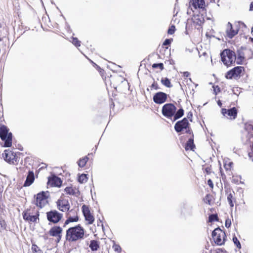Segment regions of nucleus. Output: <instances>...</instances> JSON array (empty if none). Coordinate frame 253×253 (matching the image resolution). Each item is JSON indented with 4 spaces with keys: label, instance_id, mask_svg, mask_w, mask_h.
Returning <instances> with one entry per match:
<instances>
[{
    "label": "nucleus",
    "instance_id": "1",
    "mask_svg": "<svg viewBox=\"0 0 253 253\" xmlns=\"http://www.w3.org/2000/svg\"><path fill=\"white\" fill-rule=\"evenodd\" d=\"M85 230L78 224L69 228L66 232V240L69 242H74L84 239Z\"/></svg>",
    "mask_w": 253,
    "mask_h": 253
},
{
    "label": "nucleus",
    "instance_id": "2",
    "mask_svg": "<svg viewBox=\"0 0 253 253\" xmlns=\"http://www.w3.org/2000/svg\"><path fill=\"white\" fill-rule=\"evenodd\" d=\"M221 61L227 67L235 64L236 59V54L230 49H224L220 54Z\"/></svg>",
    "mask_w": 253,
    "mask_h": 253
},
{
    "label": "nucleus",
    "instance_id": "3",
    "mask_svg": "<svg viewBox=\"0 0 253 253\" xmlns=\"http://www.w3.org/2000/svg\"><path fill=\"white\" fill-rule=\"evenodd\" d=\"M9 129L4 125H0V138L3 141L4 147H10L12 143V133L9 131Z\"/></svg>",
    "mask_w": 253,
    "mask_h": 253
},
{
    "label": "nucleus",
    "instance_id": "4",
    "mask_svg": "<svg viewBox=\"0 0 253 253\" xmlns=\"http://www.w3.org/2000/svg\"><path fill=\"white\" fill-rule=\"evenodd\" d=\"M50 197L49 191H42L34 196V200L32 203L37 207L42 209L48 204L47 199Z\"/></svg>",
    "mask_w": 253,
    "mask_h": 253
},
{
    "label": "nucleus",
    "instance_id": "5",
    "mask_svg": "<svg viewBox=\"0 0 253 253\" xmlns=\"http://www.w3.org/2000/svg\"><path fill=\"white\" fill-rule=\"evenodd\" d=\"M211 236L216 245L221 246L224 244L226 236L225 232H222L219 227L216 228L212 232Z\"/></svg>",
    "mask_w": 253,
    "mask_h": 253
},
{
    "label": "nucleus",
    "instance_id": "6",
    "mask_svg": "<svg viewBox=\"0 0 253 253\" xmlns=\"http://www.w3.org/2000/svg\"><path fill=\"white\" fill-rule=\"evenodd\" d=\"M176 110V106L171 103L165 104L162 109V115L168 119H171Z\"/></svg>",
    "mask_w": 253,
    "mask_h": 253
},
{
    "label": "nucleus",
    "instance_id": "7",
    "mask_svg": "<svg viewBox=\"0 0 253 253\" xmlns=\"http://www.w3.org/2000/svg\"><path fill=\"white\" fill-rule=\"evenodd\" d=\"M46 214L47 220L53 224L58 223L63 217V214L55 210L46 212Z\"/></svg>",
    "mask_w": 253,
    "mask_h": 253
},
{
    "label": "nucleus",
    "instance_id": "8",
    "mask_svg": "<svg viewBox=\"0 0 253 253\" xmlns=\"http://www.w3.org/2000/svg\"><path fill=\"white\" fill-rule=\"evenodd\" d=\"M190 126L187 118H184L181 120L178 121L175 124L174 128L177 133L181 132Z\"/></svg>",
    "mask_w": 253,
    "mask_h": 253
},
{
    "label": "nucleus",
    "instance_id": "9",
    "mask_svg": "<svg viewBox=\"0 0 253 253\" xmlns=\"http://www.w3.org/2000/svg\"><path fill=\"white\" fill-rule=\"evenodd\" d=\"M30 211L27 209L23 212L22 215L24 220L29 222H37V220H39V212L37 211L35 215H31Z\"/></svg>",
    "mask_w": 253,
    "mask_h": 253
},
{
    "label": "nucleus",
    "instance_id": "10",
    "mask_svg": "<svg viewBox=\"0 0 253 253\" xmlns=\"http://www.w3.org/2000/svg\"><path fill=\"white\" fill-rule=\"evenodd\" d=\"M168 97V94L167 93L162 91H159L154 94L153 100L157 104H162L167 100Z\"/></svg>",
    "mask_w": 253,
    "mask_h": 253
},
{
    "label": "nucleus",
    "instance_id": "11",
    "mask_svg": "<svg viewBox=\"0 0 253 253\" xmlns=\"http://www.w3.org/2000/svg\"><path fill=\"white\" fill-rule=\"evenodd\" d=\"M181 214L185 218L193 215V207L191 204L184 203L181 209Z\"/></svg>",
    "mask_w": 253,
    "mask_h": 253
},
{
    "label": "nucleus",
    "instance_id": "12",
    "mask_svg": "<svg viewBox=\"0 0 253 253\" xmlns=\"http://www.w3.org/2000/svg\"><path fill=\"white\" fill-rule=\"evenodd\" d=\"M82 209L85 220L87 221L88 224H92L94 221V218L91 214L89 207L85 205H84Z\"/></svg>",
    "mask_w": 253,
    "mask_h": 253
},
{
    "label": "nucleus",
    "instance_id": "13",
    "mask_svg": "<svg viewBox=\"0 0 253 253\" xmlns=\"http://www.w3.org/2000/svg\"><path fill=\"white\" fill-rule=\"evenodd\" d=\"M62 183L61 178L54 174L48 177L47 184H50L52 187H60Z\"/></svg>",
    "mask_w": 253,
    "mask_h": 253
},
{
    "label": "nucleus",
    "instance_id": "14",
    "mask_svg": "<svg viewBox=\"0 0 253 253\" xmlns=\"http://www.w3.org/2000/svg\"><path fill=\"white\" fill-rule=\"evenodd\" d=\"M58 209L63 212L68 211L70 210V205L68 201L59 199L56 202Z\"/></svg>",
    "mask_w": 253,
    "mask_h": 253
},
{
    "label": "nucleus",
    "instance_id": "15",
    "mask_svg": "<svg viewBox=\"0 0 253 253\" xmlns=\"http://www.w3.org/2000/svg\"><path fill=\"white\" fill-rule=\"evenodd\" d=\"M221 113L223 116H225L227 114L228 116L233 117V119H235L237 116L238 111L234 107L229 109L222 108L221 109Z\"/></svg>",
    "mask_w": 253,
    "mask_h": 253
},
{
    "label": "nucleus",
    "instance_id": "16",
    "mask_svg": "<svg viewBox=\"0 0 253 253\" xmlns=\"http://www.w3.org/2000/svg\"><path fill=\"white\" fill-rule=\"evenodd\" d=\"M2 156L4 160L9 163H13V161L15 158V154L9 149L4 150Z\"/></svg>",
    "mask_w": 253,
    "mask_h": 253
},
{
    "label": "nucleus",
    "instance_id": "17",
    "mask_svg": "<svg viewBox=\"0 0 253 253\" xmlns=\"http://www.w3.org/2000/svg\"><path fill=\"white\" fill-rule=\"evenodd\" d=\"M35 180V174L33 171L29 170L26 179L23 184L24 187H28L31 185Z\"/></svg>",
    "mask_w": 253,
    "mask_h": 253
},
{
    "label": "nucleus",
    "instance_id": "18",
    "mask_svg": "<svg viewBox=\"0 0 253 253\" xmlns=\"http://www.w3.org/2000/svg\"><path fill=\"white\" fill-rule=\"evenodd\" d=\"M245 48L243 47H241L240 49H238L237 50V58L236 61V64L238 65H242L243 63V61L245 59V53L243 52V49H245Z\"/></svg>",
    "mask_w": 253,
    "mask_h": 253
},
{
    "label": "nucleus",
    "instance_id": "19",
    "mask_svg": "<svg viewBox=\"0 0 253 253\" xmlns=\"http://www.w3.org/2000/svg\"><path fill=\"white\" fill-rule=\"evenodd\" d=\"M238 30H235L233 29L232 24L230 22L227 24V27L226 31V35L229 39H232L238 34Z\"/></svg>",
    "mask_w": 253,
    "mask_h": 253
},
{
    "label": "nucleus",
    "instance_id": "20",
    "mask_svg": "<svg viewBox=\"0 0 253 253\" xmlns=\"http://www.w3.org/2000/svg\"><path fill=\"white\" fill-rule=\"evenodd\" d=\"M62 228L59 226H54L51 227L49 232V234L52 237H55L62 234Z\"/></svg>",
    "mask_w": 253,
    "mask_h": 253
},
{
    "label": "nucleus",
    "instance_id": "21",
    "mask_svg": "<svg viewBox=\"0 0 253 253\" xmlns=\"http://www.w3.org/2000/svg\"><path fill=\"white\" fill-rule=\"evenodd\" d=\"M245 68L242 66H236L230 70L232 72L234 76L236 78H240L243 71H244Z\"/></svg>",
    "mask_w": 253,
    "mask_h": 253
},
{
    "label": "nucleus",
    "instance_id": "22",
    "mask_svg": "<svg viewBox=\"0 0 253 253\" xmlns=\"http://www.w3.org/2000/svg\"><path fill=\"white\" fill-rule=\"evenodd\" d=\"M192 5L195 8H204L205 7V0H192Z\"/></svg>",
    "mask_w": 253,
    "mask_h": 253
},
{
    "label": "nucleus",
    "instance_id": "23",
    "mask_svg": "<svg viewBox=\"0 0 253 253\" xmlns=\"http://www.w3.org/2000/svg\"><path fill=\"white\" fill-rule=\"evenodd\" d=\"M184 114V111L183 109L181 107L177 110H176L175 113H174V115L172 117V119L171 120L173 122L176 121L179 119L181 118Z\"/></svg>",
    "mask_w": 253,
    "mask_h": 253
},
{
    "label": "nucleus",
    "instance_id": "24",
    "mask_svg": "<svg viewBox=\"0 0 253 253\" xmlns=\"http://www.w3.org/2000/svg\"><path fill=\"white\" fill-rule=\"evenodd\" d=\"M194 134H192V137L188 139L185 145V149L187 151L189 150H193L195 147V145L194 143Z\"/></svg>",
    "mask_w": 253,
    "mask_h": 253
},
{
    "label": "nucleus",
    "instance_id": "25",
    "mask_svg": "<svg viewBox=\"0 0 253 253\" xmlns=\"http://www.w3.org/2000/svg\"><path fill=\"white\" fill-rule=\"evenodd\" d=\"M64 191L66 192L67 194L70 195H75L76 196H78L77 194H79V191L75 189H74L72 187H66Z\"/></svg>",
    "mask_w": 253,
    "mask_h": 253
},
{
    "label": "nucleus",
    "instance_id": "26",
    "mask_svg": "<svg viewBox=\"0 0 253 253\" xmlns=\"http://www.w3.org/2000/svg\"><path fill=\"white\" fill-rule=\"evenodd\" d=\"M89 247L91 251H96L99 248V242L95 240H91Z\"/></svg>",
    "mask_w": 253,
    "mask_h": 253
},
{
    "label": "nucleus",
    "instance_id": "27",
    "mask_svg": "<svg viewBox=\"0 0 253 253\" xmlns=\"http://www.w3.org/2000/svg\"><path fill=\"white\" fill-rule=\"evenodd\" d=\"M89 158L87 156H85L84 157L80 159L78 162V165L79 167L80 168H84L86 164L87 163V161H88Z\"/></svg>",
    "mask_w": 253,
    "mask_h": 253
},
{
    "label": "nucleus",
    "instance_id": "28",
    "mask_svg": "<svg viewBox=\"0 0 253 253\" xmlns=\"http://www.w3.org/2000/svg\"><path fill=\"white\" fill-rule=\"evenodd\" d=\"M87 174L85 173L81 174L78 176V182L80 183H85L87 180Z\"/></svg>",
    "mask_w": 253,
    "mask_h": 253
},
{
    "label": "nucleus",
    "instance_id": "29",
    "mask_svg": "<svg viewBox=\"0 0 253 253\" xmlns=\"http://www.w3.org/2000/svg\"><path fill=\"white\" fill-rule=\"evenodd\" d=\"M162 84L167 87H172L170 80L168 78H162L161 81Z\"/></svg>",
    "mask_w": 253,
    "mask_h": 253
},
{
    "label": "nucleus",
    "instance_id": "30",
    "mask_svg": "<svg viewBox=\"0 0 253 253\" xmlns=\"http://www.w3.org/2000/svg\"><path fill=\"white\" fill-rule=\"evenodd\" d=\"M218 221V217L217 214H211L209 216V222H212Z\"/></svg>",
    "mask_w": 253,
    "mask_h": 253
},
{
    "label": "nucleus",
    "instance_id": "31",
    "mask_svg": "<svg viewBox=\"0 0 253 253\" xmlns=\"http://www.w3.org/2000/svg\"><path fill=\"white\" fill-rule=\"evenodd\" d=\"M72 43L77 47L80 46L81 41H80L77 38L72 37Z\"/></svg>",
    "mask_w": 253,
    "mask_h": 253
},
{
    "label": "nucleus",
    "instance_id": "32",
    "mask_svg": "<svg viewBox=\"0 0 253 253\" xmlns=\"http://www.w3.org/2000/svg\"><path fill=\"white\" fill-rule=\"evenodd\" d=\"M232 240L234 244L236 246L237 248H238L239 249H241L242 247L241 243L235 235L233 236Z\"/></svg>",
    "mask_w": 253,
    "mask_h": 253
},
{
    "label": "nucleus",
    "instance_id": "33",
    "mask_svg": "<svg viewBox=\"0 0 253 253\" xmlns=\"http://www.w3.org/2000/svg\"><path fill=\"white\" fill-rule=\"evenodd\" d=\"M152 68L154 69H156L159 68L161 69V70H163L164 69V64L162 63H154L152 66Z\"/></svg>",
    "mask_w": 253,
    "mask_h": 253
},
{
    "label": "nucleus",
    "instance_id": "34",
    "mask_svg": "<svg viewBox=\"0 0 253 253\" xmlns=\"http://www.w3.org/2000/svg\"><path fill=\"white\" fill-rule=\"evenodd\" d=\"M232 199H233V195L231 193H230L227 196V201H228L230 207L232 208L234 207V204L233 203Z\"/></svg>",
    "mask_w": 253,
    "mask_h": 253
},
{
    "label": "nucleus",
    "instance_id": "35",
    "mask_svg": "<svg viewBox=\"0 0 253 253\" xmlns=\"http://www.w3.org/2000/svg\"><path fill=\"white\" fill-rule=\"evenodd\" d=\"M225 78L227 79H232L235 78L231 70L228 71L225 74Z\"/></svg>",
    "mask_w": 253,
    "mask_h": 253
},
{
    "label": "nucleus",
    "instance_id": "36",
    "mask_svg": "<svg viewBox=\"0 0 253 253\" xmlns=\"http://www.w3.org/2000/svg\"><path fill=\"white\" fill-rule=\"evenodd\" d=\"M68 218L71 222H77L79 219L78 215H75L74 216H69Z\"/></svg>",
    "mask_w": 253,
    "mask_h": 253
},
{
    "label": "nucleus",
    "instance_id": "37",
    "mask_svg": "<svg viewBox=\"0 0 253 253\" xmlns=\"http://www.w3.org/2000/svg\"><path fill=\"white\" fill-rule=\"evenodd\" d=\"M151 88V89H155V90H158L160 89V88L159 87L158 83L156 82H154L153 84H151V85L150 86Z\"/></svg>",
    "mask_w": 253,
    "mask_h": 253
},
{
    "label": "nucleus",
    "instance_id": "38",
    "mask_svg": "<svg viewBox=\"0 0 253 253\" xmlns=\"http://www.w3.org/2000/svg\"><path fill=\"white\" fill-rule=\"evenodd\" d=\"M175 31V27L174 25H171L170 27H169L168 33L169 35L173 34Z\"/></svg>",
    "mask_w": 253,
    "mask_h": 253
},
{
    "label": "nucleus",
    "instance_id": "39",
    "mask_svg": "<svg viewBox=\"0 0 253 253\" xmlns=\"http://www.w3.org/2000/svg\"><path fill=\"white\" fill-rule=\"evenodd\" d=\"M172 41V39H166L163 42V45H169Z\"/></svg>",
    "mask_w": 253,
    "mask_h": 253
},
{
    "label": "nucleus",
    "instance_id": "40",
    "mask_svg": "<svg viewBox=\"0 0 253 253\" xmlns=\"http://www.w3.org/2000/svg\"><path fill=\"white\" fill-rule=\"evenodd\" d=\"M113 248L115 252L120 253L121 252V248L119 245L115 244L113 245Z\"/></svg>",
    "mask_w": 253,
    "mask_h": 253
},
{
    "label": "nucleus",
    "instance_id": "41",
    "mask_svg": "<svg viewBox=\"0 0 253 253\" xmlns=\"http://www.w3.org/2000/svg\"><path fill=\"white\" fill-rule=\"evenodd\" d=\"M32 251L34 253H36L38 252V249H40L39 247L36 244H33L32 246Z\"/></svg>",
    "mask_w": 253,
    "mask_h": 253
},
{
    "label": "nucleus",
    "instance_id": "42",
    "mask_svg": "<svg viewBox=\"0 0 253 253\" xmlns=\"http://www.w3.org/2000/svg\"><path fill=\"white\" fill-rule=\"evenodd\" d=\"M231 225V221L229 218H227L225 220V226L227 228H229Z\"/></svg>",
    "mask_w": 253,
    "mask_h": 253
},
{
    "label": "nucleus",
    "instance_id": "43",
    "mask_svg": "<svg viewBox=\"0 0 253 253\" xmlns=\"http://www.w3.org/2000/svg\"><path fill=\"white\" fill-rule=\"evenodd\" d=\"M192 117H193L192 113L191 112H189L187 114V117H186V118H187V120L189 119L190 120V121L192 122Z\"/></svg>",
    "mask_w": 253,
    "mask_h": 253
},
{
    "label": "nucleus",
    "instance_id": "44",
    "mask_svg": "<svg viewBox=\"0 0 253 253\" xmlns=\"http://www.w3.org/2000/svg\"><path fill=\"white\" fill-rule=\"evenodd\" d=\"M213 87L214 88V92L215 95H216L218 92L220 91V87L218 85L216 86L215 87L213 86Z\"/></svg>",
    "mask_w": 253,
    "mask_h": 253
},
{
    "label": "nucleus",
    "instance_id": "45",
    "mask_svg": "<svg viewBox=\"0 0 253 253\" xmlns=\"http://www.w3.org/2000/svg\"><path fill=\"white\" fill-rule=\"evenodd\" d=\"M70 213L76 215H77V211L75 209H72L69 211V212L67 213V215Z\"/></svg>",
    "mask_w": 253,
    "mask_h": 253
},
{
    "label": "nucleus",
    "instance_id": "46",
    "mask_svg": "<svg viewBox=\"0 0 253 253\" xmlns=\"http://www.w3.org/2000/svg\"><path fill=\"white\" fill-rule=\"evenodd\" d=\"M205 172L207 173V174H209L211 172V166L210 167H207L205 168Z\"/></svg>",
    "mask_w": 253,
    "mask_h": 253
},
{
    "label": "nucleus",
    "instance_id": "47",
    "mask_svg": "<svg viewBox=\"0 0 253 253\" xmlns=\"http://www.w3.org/2000/svg\"><path fill=\"white\" fill-rule=\"evenodd\" d=\"M207 184L209 185V186L210 187V188H213V182H212V181L211 180V179H208L207 181Z\"/></svg>",
    "mask_w": 253,
    "mask_h": 253
},
{
    "label": "nucleus",
    "instance_id": "48",
    "mask_svg": "<svg viewBox=\"0 0 253 253\" xmlns=\"http://www.w3.org/2000/svg\"><path fill=\"white\" fill-rule=\"evenodd\" d=\"M185 132L188 134H193L192 130L190 128V126L184 130Z\"/></svg>",
    "mask_w": 253,
    "mask_h": 253
},
{
    "label": "nucleus",
    "instance_id": "49",
    "mask_svg": "<svg viewBox=\"0 0 253 253\" xmlns=\"http://www.w3.org/2000/svg\"><path fill=\"white\" fill-rule=\"evenodd\" d=\"M239 24L240 26H241L242 28H247L246 25L243 22L240 21V22H239Z\"/></svg>",
    "mask_w": 253,
    "mask_h": 253
},
{
    "label": "nucleus",
    "instance_id": "50",
    "mask_svg": "<svg viewBox=\"0 0 253 253\" xmlns=\"http://www.w3.org/2000/svg\"><path fill=\"white\" fill-rule=\"evenodd\" d=\"M56 237H57L56 242H57V243H59L61 239L62 234H60L58 236H56Z\"/></svg>",
    "mask_w": 253,
    "mask_h": 253
},
{
    "label": "nucleus",
    "instance_id": "51",
    "mask_svg": "<svg viewBox=\"0 0 253 253\" xmlns=\"http://www.w3.org/2000/svg\"><path fill=\"white\" fill-rule=\"evenodd\" d=\"M183 75L185 77H188L190 75V73L187 71L183 72Z\"/></svg>",
    "mask_w": 253,
    "mask_h": 253
},
{
    "label": "nucleus",
    "instance_id": "52",
    "mask_svg": "<svg viewBox=\"0 0 253 253\" xmlns=\"http://www.w3.org/2000/svg\"><path fill=\"white\" fill-rule=\"evenodd\" d=\"M71 222L69 221V219L67 218V219L66 220L64 223L63 227H65L66 225H67L69 223H70Z\"/></svg>",
    "mask_w": 253,
    "mask_h": 253
},
{
    "label": "nucleus",
    "instance_id": "53",
    "mask_svg": "<svg viewBox=\"0 0 253 253\" xmlns=\"http://www.w3.org/2000/svg\"><path fill=\"white\" fill-rule=\"evenodd\" d=\"M250 10L253 11V2H252L250 5Z\"/></svg>",
    "mask_w": 253,
    "mask_h": 253
},
{
    "label": "nucleus",
    "instance_id": "54",
    "mask_svg": "<svg viewBox=\"0 0 253 253\" xmlns=\"http://www.w3.org/2000/svg\"><path fill=\"white\" fill-rule=\"evenodd\" d=\"M99 223H101V226H102V229H103V230H104L103 224V223H102V221L100 219H99V221H98V226H99Z\"/></svg>",
    "mask_w": 253,
    "mask_h": 253
},
{
    "label": "nucleus",
    "instance_id": "55",
    "mask_svg": "<svg viewBox=\"0 0 253 253\" xmlns=\"http://www.w3.org/2000/svg\"><path fill=\"white\" fill-rule=\"evenodd\" d=\"M93 66L95 68H96L98 71L99 70H101V68L99 66H98L96 64H95V63L94 64H93Z\"/></svg>",
    "mask_w": 253,
    "mask_h": 253
},
{
    "label": "nucleus",
    "instance_id": "56",
    "mask_svg": "<svg viewBox=\"0 0 253 253\" xmlns=\"http://www.w3.org/2000/svg\"><path fill=\"white\" fill-rule=\"evenodd\" d=\"M232 182L236 184H238V180L237 179L233 178L232 180Z\"/></svg>",
    "mask_w": 253,
    "mask_h": 253
},
{
    "label": "nucleus",
    "instance_id": "57",
    "mask_svg": "<svg viewBox=\"0 0 253 253\" xmlns=\"http://www.w3.org/2000/svg\"><path fill=\"white\" fill-rule=\"evenodd\" d=\"M232 164H233V163H229V166H228V167H227L226 165H224L225 169H229V168H230V166H231V165H232Z\"/></svg>",
    "mask_w": 253,
    "mask_h": 253
},
{
    "label": "nucleus",
    "instance_id": "58",
    "mask_svg": "<svg viewBox=\"0 0 253 253\" xmlns=\"http://www.w3.org/2000/svg\"><path fill=\"white\" fill-rule=\"evenodd\" d=\"M217 104H218V106H219L220 107H221V105H222V103L221 102V101H220V100H218V101H217Z\"/></svg>",
    "mask_w": 253,
    "mask_h": 253
},
{
    "label": "nucleus",
    "instance_id": "59",
    "mask_svg": "<svg viewBox=\"0 0 253 253\" xmlns=\"http://www.w3.org/2000/svg\"><path fill=\"white\" fill-rule=\"evenodd\" d=\"M248 156H249V157L250 158H251L253 157V153H251V152H249V153H248Z\"/></svg>",
    "mask_w": 253,
    "mask_h": 253
},
{
    "label": "nucleus",
    "instance_id": "60",
    "mask_svg": "<svg viewBox=\"0 0 253 253\" xmlns=\"http://www.w3.org/2000/svg\"><path fill=\"white\" fill-rule=\"evenodd\" d=\"M36 253H43V252L41 249H38V252Z\"/></svg>",
    "mask_w": 253,
    "mask_h": 253
},
{
    "label": "nucleus",
    "instance_id": "61",
    "mask_svg": "<svg viewBox=\"0 0 253 253\" xmlns=\"http://www.w3.org/2000/svg\"><path fill=\"white\" fill-rule=\"evenodd\" d=\"M249 40L251 42L253 43V38L250 37Z\"/></svg>",
    "mask_w": 253,
    "mask_h": 253
},
{
    "label": "nucleus",
    "instance_id": "62",
    "mask_svg": "<svg viewBox=\"0 0 253 253\" xmlns=\"http://www.w3.org/2000/svg\"><path fill=\"white\" fill-rule=\"evenodd\" d=\"M114 107V103L112 102V104L110 105L111 108Z\"/></svg>",
    "mask_w": 253,
    "mask_h": 253
},
{
    "label": "nucleus",
    "instance_id": "63",
    "mask_svg": "<svg viewBox=\"0 0 253 253\" xmlns=\"http://www.w3.org/2000/svg\"><path fill=\"white\" fill-rule=\"evenodd\" d=\"M89 61H90V62L92 64V65H93V64H95V63H94L92 60H90V59H89Z\"/></svg>",
    "mask_w": 253,
    "mask_h": 253
},
{
    "label": "nucleus",
    "instance_id": "64",
    "mask_svg": "<svg viewBox=\"0 0 253 253\" xmlns=\"http://www.w3.org/2000/svg\"><path fill=\"white\" fill-rule=\"evenodd\" d=\"M89 61H90V62L92 64V65H93V64H95V63H94L92 60H90V59H89Z\"/></svg>",
    "mask_w": 253,
    "mask_h": 253
}]
</instances>
